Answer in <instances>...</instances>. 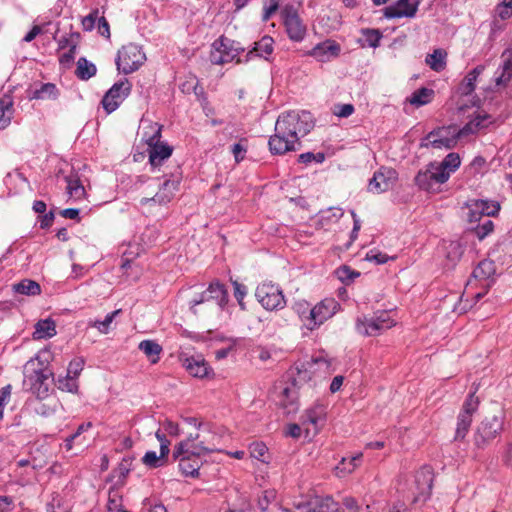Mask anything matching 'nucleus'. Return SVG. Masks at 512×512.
<instances>
[{
	"mask_svg": "<svg viewBox=\"0 0 512 512\" xmlns=\"http://www.w3.org/2000/svg\"><path fill=\"white\" fill-rule=\"evenodd\" d=\"M163 126L157 122H150L144 131L143 140L147 144L148 161L152 170L160 167L173 153V147L161 141Z\"/></svg>",
	"mask_w": 512,
	"mask_h": 512,
	"instance_id": "f257e3e1",
	"label": "nucleus"
},
{
	"mask_svg": "<svg viewBox=\"0 0 512 512\" xmlns=\"http://www.w3.org/2000/svg\"><path fill=\"white\" fill-rule=\"evenodd\" d=\"M275 126L281 134H288L294 141L307 135L314 127L312 114L308 111H288L279 115Z\"/></svg>",
	"mask_w": 512,
	"mask_h": 512,
	"instance_id": "f03ea898",
	"label": "nucleus"
},
{
	"mask_svg": "<svg viewBox=\"0 0 512 512\" xmlns=\"http://www.w3.org/2000/svg\"><path fill=\"white\" fill-rule=\"evenodd\" d=\"M255 297L260 305L267 311L282 310L286 306L283 290L278 284L271 281L260 283L256 287Z\"/></svg>",
	"mask_w": 512,
	"mask_h": 512,
	"instance_id": "7ed1b4c3",
	"label": "nucleus"
},
{
	"mask_svg": "<svg viewBox=\"0 0 512 512\" xmlns=\"http://www.w3.org/2000/svg\"><path fill=\"white\" fill-rule=\"evenodd\" d=\"M244 48L224 35L217 38L211 45L209 59L214 65H224L237 58Z\"/></svg>",
	"mask_w": 512,
	"mask_h": 512,
	"instance_id": "20e7f679",
	"label": "nucleus"
},
{
	"mask_svg": "<svg viewBox=\"0 0 512 512\" xmlns=\"http://www.w3.org/2000/svg\"><path fill=\"white\" fill-rule=\"evenodd\" d=\"M395 320L388 311H378L371 318H358L356 330L363 336H377L395 326Z\"/></svg>",
	"mask_w": 512,
	"mask_h": 512,
	"instance_id": "39448f33",
	"label": "nucleus"
},
{
	"mask_svg": "<svg viewBox=\"0 0 512 512\" xmlns=\"http://www.w3.org/2000/svg\"><path fill=\"white\" fill-rule=\"evenodd\" d=\"M449 180V172H443L438 162H430L415 176V184L424 191L436 192L438 186Z\"/></svg>",
	"mask_w": 512,
	"mask_h": 512,
	"instance_id": "423d86ee",
	"label": "nucleus"
},
{
	"mask_svg": "<svg viewBox=\"0 0 512 512\" xmlns=\"http://www.w3.org/2000/svg\"><path fill=\"white\" fill-rule=\"evenodd\" d=\"M146 60L142 48L136 44L124 45L117 54L116 65L119 71L130 74L140 68Z\"/></svg>",
	"mask_w": 512,
	"mask_h": 512,
	"instance_id": "0eeeda50",
	"label": "nucleus"
},
{
	"mask_svg": "<svg viewBox=\"0 0 512 512\" xmlns=\"http://www.w3.org/2000/svg\"><path fill=\"white\" fill-rule=\"evenodd\" d=\"M462 135L453 127H439L429 132L420 142L421 148L451 149Z\"/></svg>",
	"mask_w": 512,
	"mask_h": 512,
	"instance_id": "6e6552de",
	"label": "nucleus"
},
{
	"mask_svg": "<svg viewBox=\"0 0 512 512\" xmlns=\"http://www.w3.org/2000/svg\"><path fill=\"white\" fill-rule=\"evenodd\" d=\"M281 17L286 33L291 41L301 42L304 40L307 28L293 4H286L281 7Z\"/></svg>",
	"mask_w": 512,
	"mask_h": 512,
	"instance_id": "1a4fd4ad",
	"label": "nucleus"
},
{
	"mask_svg": "<svg viewBox=\"0 0 512 512\" xmlns=\"http://www.w3.org/2000/svg\"><path fill=\"white\" fill-rule=\"evenodd\" d=\"M131 89L132 84L126 78L114 83L101 100V104L106 113L111 114L117 110L129 96Z\"/></svg>",
	"mask_w": 512,
	"mask_h": 512,
	"instance_id": "9d476101",
	"label": "nucleus"
},
{
	"mask_svg": "<svg viewBox=\"0 0 512 512\" xmlns=\"http://www.w3.org/2000/svg\"><path fill=\"white\" fill-rule=\"evenodd\" d=\"M214 300L223 310L229 302V294L225 285L218 280L212 281L207 289L190 301V309L196 314L194 307L207 301Z\"/></svg>",
	"mask_w": 512,
	"mask_h": 512,
	"instance_id": "9b49d317",
	"label": "nucleus"
},
{
	"mask_svg": "<svg viewBox=\"0 0 512 512\" xmlns=\"http://www.w3.org/2000/svg\"><path fill=\"white\" fill-rule=\"evenodd\" d=\"M199 437V433L195 435L190 434L188 438L180 441L177 445H175L172 454L173 458L185 455L191 458L193 457L201 459L203 455L212 453L217 450L215 445L208 446L198 444L196 441L199 439Z\"/></svg>",
	"mask_w": 512,
	"mask_h": 512,
	"instance_id": "f8f14e48",
	"label": "nucleus"
},
{
	"mask_svg": "<svg viewBox=\"0 0 512 512\" xmlns=\"http://www.w3.org/2000/svg\"><path fill=\"white\" fill-rule=\"evenodd\" d=\"M339 308V303L334 298H325L309 310L307 316V328L313 330L330 319Z\"/></svg>",
	"mask_w": 512,
	"mask_h": 512,
	"instance_id": "ddd939ff",
	"label": "nucleus"
},
{
	"mask_svg": "<svg viewBox=\"0 0 512 512\" xmlns=\"http://www.w3.org/2000/svg\"><path fill=\"white\" fill-rule=\"evenodd\" d=\"M52 376L53 373L48 368L36 369L26 377L24 384L29 385V390L37 398L45 399L49 396V379Z\"/></svg>",
	"mask_w": 512,
	"mask_h": 512,
	"instance_id": "4468645a",
	"label": "nucleus"
},
{
	"mask_svg": "<svg viewBox=\"0 0 512 512\" xmlns=\"http://www.w3.org/2000/svg\"><path fill=\"white\" fill-rule=\"evenodd\" d=\"M502 430V421L497 417L485 418L477 428L474 443L478 448H483L494 439Z\"/></svg>",
	"mask_w": 512,
	"mask_h": 512,
	"instance_id": "2eb2a0df",
	"label": "nucleus"
},
{
	"mask_svg": "<svg viewBox=\"0 0 512 512\" xmlns=\"http://www.w3.org/2000/svg\"><path fill=\"white\" fill-rule=\"evenodd\" d=\"M433 469L430 466L421 467L415 474V484L418 493L413 499V503L425 502L431 496L433 486Z\"/></svg>",
	"mask_w": 512,
	"mask_h": 512,
	"instance_id": "dca6fc26",
	"label": "nucleus"
},
{
	"mask_svg": "<svg viewBox=\"0 0 512 512\" xmlns=\"http://www.w3.org/2000/svg\"><path fill=\"white\" fill-rule=\"evenodd\" d=\"M180 180L181 174L177 176L172 175V178L166 179L163 182L160 190L152 198H143L140 203L142 205H146L151 202L159 205L168 204L179 190Z\"/></svg>",
	"mask_w": 512,
	"mask_h": 512,
	"instance_id": "f3484780",
	"label": "nucleus"
},
{
	"mask_svg": "<svg viewBox=\"0 0 512 512\" xmlns=\"http://www.w3.org/2000/svg\"><path fill=\"white\" fill-rule=\"evenodd\" d=\"M422 0H398L383 9V15L387 19L413 18Z\"/></svg>",
	"mask_w": 512,
	"mask_h": 512,
	"instance_id": "a211bd4d",
	"label": "nucleus"
},
{
	"mask_svg": "<svg viewBox=\"0 0 512 512\" xmlns=\"http://www.w3.org/2000/svg\"><path fill=\"white\" fill-rule=\"evenodd\" d=\"M340 51L341 47L336 41L327 39L318 43L311 50L307 51L305 55L311 56L317 61L325 63L337 58Z\"/></svg>",
	"mask_w": 512,
	"mask_h": 512,
	"instance_id": "6ab92c4d",
	"label": "nucleus"
},
{
	"mask_svg": "<svg viewBox=\"0 0 512 512\" xmlns=\"http://www.w3.org/2000/svg\"><path fill=\"white\" fill-rule=\"evenodd\" d=\"M183 367L193 377L208 378L213 374V369L202 355H193L181 359Z\"/></svg>",
	"mask_w": 512,
	"mask_h": 512,
	"instance_id": "aec40b11",
	"label": "nucleus"
},
{
	"mask_svg": "<svg viewBox=\"0 0 512 512\" xmlns=\"http://www.w3.org/2000/svg\"><path fill=\"white\" fill-rule=\"evenodd\" d=\"M269 150L273 155H283L289 151L297 150V142L294 141L288 134H281L275 126L274 135L270 136L268 141ZM300 145V143H298Z\"/></svg>",
	"mask_w": 512,
	"mask_h": 512,
	"instance_id": "412c9836",
	"label": "nucleus"
},
{
	"mask_svg": "<svg viewBox=\"0 0 512 512\" xmlns=\"http://www.w3.org/2000/svg\"><path fill=\"white\" fill-rule=\"evenodd\" d=\"M396 179V171L393 169L381 168L374 173L369 181L368 189L373 193H382L387 191L393 180Z\"/></svg>",
	"mask_w": 512,
	"mask_h": 512,
	"instance_id": "4be33fe9",
	"label": "nucleus"
},
{
	"mask_svg": "<svg viewBox=\"0 0 512 512\" xmlns=\"http://www.w3.org/2000/svg\"><path fill=\"white\" fill-rule=\"evenodd\" d=\"M29 100H56L59 95V89L54 83L34 84L27 90Z\"/></svg>",
	"mask_w": 512,
	"mask_h": 512,
	"instance_id": "5701e85b",
	"label": "nucleus"
},
{
	"mask_svg": "<svg viewBox=\"0 0 512 512\" xmlns=\"http://www.w3.org/2000/svg\"><path fill=\"white\" fill-rule=\"evenodd\" d=\"M492 116L481 111L477 112L473 118L469 120L461 129H459V134L463 136L469 134H475L480 130L487 128L490 124H492Z\"/></svg>",
	"mask_w": 512,
	"mask_h": 512,
	"instance_id": "b1692460",
	"label": "nucleus"
},
{
	"mask_svg": "<svg viewBox=\"0 0 512 512\" xmlns=\"http://www.w3.org/2000/svg\"><path fill=\"white\" fill-rule=\"evenodd\" d=\"M340 504L331 496H316L306 506V512H339Z\"/></svg>",
	"mask_w": 512,
	"mask_h": 512,
	"instance_id": "393cba45",
	"label": "nucleus"
},
{
	"mask_svg": "<svg viewBox=\"0 0 512 512\" xmlns=\"http://www.w3.org/2000/svg\"><path fill=\"white\" fill-rule=\"evenodd\" d=\"M442 254L446 260L447 267H454L463 255V247L459 241H443Z\"/></svg>",
	"mask_w": 512,
	"mask_h": 512,
	"instance_id": "a878e982",
	"label": "nucleus"
},
{
	"mask_svg": "<svg viewBox=\"0 0 512 512\" xmlns=\"http://www.w3.org/2000/svg\"><path fill=\"white\" fill-rule=\"evenodd\" d=\"M485 70L484 65H478L475 68H473L461 81L457 88V92L461 96H468L471 95L475 88H476V82L478 77L483 73Z\"/></svg>",
	"mask_w": 512,
	"mask_h": 512,
	"instance_id": "bb28decb",
	"label": "nucleus"
},
{
	"mask_svg": "<svg viewBox=\"0 0 512 512\" xmlns=\"http://www.w3.org/2000/svg\"><path fill=\"white\" fill-rule=\"evenodd\" d=\"M280 405L287 415L295 413L298 410V392L294 384L285 387L282 390L280 396Z\"/></svg>",
	"mask_w": 512,
	"mask_h": 512,
	"instance_id": "cd10ccee",
	"label": "nucleus"
},
{
	"mask_svg": "<svg viewBox=\"0 0 512 512\" xmlns=\"http://www.w3.org/2000/svg\"><path fill=\"white\" fill-rule=\"evenodd\" d=\"M273 51L274 39L269 35H265L259 41L255 42L253 49L248 52L247 58L257 56L268 60V57L273 53Z\"/></svg>",
	"mask_w": 512,
	"mask_h": 512,
	"instance_id": "c85d7f7f",
	"label": "nucleus"
},
{
	"mask_svg": "<svg viewBox=\"0 0 512 512\" xmlns=\"http://www.w3.org/2000/svg\"><path fill=\"white\" fill-rule=\"evenodd\" d=\"M175 461L179 463V469L183 475L189 476L192 478H196L199 475V469L202 465V460L198 458H191L189 456H179L177 458H173Z\"/></svg>",
	"mask_w": 512,
	"mask_h": 512,
	"instance_id": "c756f323",
	"label": "nucleus"
},
{
	"mask_svg": "<svg viewBox=\"0 0 512 512\" xmlns=\"http://www.w3.org/2000/svg\"><path fill=\"white\" fill-rule=\"evenodd\" d=\"M14 114V102L10 95L0 98V128L5 129L11 123Z\"/></svg>",
	"mask_w": 512,
	"mask_h": 512,
	"instance_id": "7c9ffc66",
	"label": "nucleus"
},
{
	"mask_svg": "<svg viewBox=\"0 0 512 512\" xmlns=\"http://www.w3.org/2000/svg\"><path fill=\"white\" fill-rule=\"evenodd\" d=\"M324 420V410L321 406L311 407L303 413L301 416V425L306 427L312 425L314 427V433L318 431L319 423Z\"/></svg>",
	"mask_w": 512,
	"mask_h": 512,
	"instance_id": "2f4dec72",
	"label": "nucleus"
},
{
	"mask_svg": "<svg viewBox=\"0 0 512 512\" xmlns=\"http://www.w3.org/2000/svg\"><path fill=\"white\" fill-rule=\"evenodd\" d=\"M65 181L67 183V193L71 198L75 200H82L85 198V188L81 183L79 176L76 173L66 176Z\"/></svg>",
	"mask_w": 512,
	"mask_h": 512,
	"instance_id": "473e14b6",
	"label": "nucleus"
},
{
	"mask_svg": "<svg viewBox=\"0 0 512 512\" xmlns=\"http://www.w3.org/2000/svg\"><path fill=\"white\" fill-rule=\"evenodd\" d=\"M434 96H435V91L433 89L421 87V88L415 90L411 94V96L407 99V101L411 105L418 108V107H421V106L431 103Z\"/></svg>",
	"mask_w": 512,
	"mask_h": 512,
	"instance_id": "72a5a7b5",
	"label": "nucleus"
},
{
	"mask_svg": "<svg viewBox=\"0 0 512 512\" xmlns=\"http://www.w3.org/2000/svg\"><path fill=\"white\" fill-rule=\"evenodd\" d=\"M56 335V324L52 319L40 320L35 324L33 338L36 340L51 338Z\"/></svg>",
	"mask_w": 512,
	"mask_h": 512,
	"instance_id": "f704fd0d",
	"label": "nucleus"
},
{
	"mask_svg": "<svg viewBox=\"0 0 512 512\" xmlns=\"http://www.w3.org/2000/svg\"><path fill=\"white\" fill-rule=\"evenodd\" d=\"M138 349L150 359L152 364L158 363L160 354L163 350L160 344L149 339L141 341L138 345Z\"/></svg>",
	"mask_w": 512,
	"mask_h": 512,
	"instance_id": "c9c22d12",
	"label": "nucleus"
},
{
	"mask_svg": "<svg viewBox=\"0 0 512 512\" xmlns=\"http://www.w3.org/2000/svg\"><path fill=\"white\" fill-rule=\"evenodd\" d=\"M97 73V68L95 64L88 61L85 57H80L77 61V67L75 70V75L80 80H89Z\"/></svg>",
	"mask_w": 512,
	"mask_h": 512,
	"instance_id": "e433bc0d",
	"label": "nucleus"
},
{
	"mask_svg": "<svg viewBox=\"0 0 512 512\" xmlns=\"http://www.w3.org/2000/svg\"><path fill=\"white\" fill-rule=\"evenodd\" d=\"M13 291L18 294L27 296H36L41 293L39 283L31 279H23L22 281L13 285Z\"/></svg>",
	"mask_w": 512,
	"mask_h": 512,
	"instance_id": "4c0bfd02",
	"label": "nucleus"
},
{
	"mask_svg": "<svg viewBox=\"0 0 512 512\" xmlns=\"http://www.w3.org/2000/svg\"><path fill=\"white\" fill-rule=\"evenodd\" d=\"M446 52L442 49H435L433 53L426 56V64L436 72H440L446 67Z\"/></svg>",
	"mask_w": 512,
	"mask_h": 512,
	"instance_id": "58836bf2",
	"label": "nucleus"
},
{
	"mask_svg": "<svg viewBox=\"0 0 512 512\" xmlns=\"http://www.w3.org/2000/svg\"><path fill=\"white\" fill-rule=\"evenodd\" d=\"M495 273L494 263L490 260H482L474 268L472 276L477 280H487Z\"/></svg>",
	"mask_w": 512,
	"mask_h": 512,
	"instance_id": "ea45409f",
	"label": "nucleus"
},
{
	"mask_svg": "<svg viewBox=\"0 0 512 512\" xmlns=\"http://www.w3.org/2000/svg\"><path fill=\"white\" fill-rule=\"evenodd\" d=\"M363 454L360 452L351 457H343L336 469L339 473H352L360 464Z\"/></svg>",
	"mask_w": 512,
	"mask_h": 512,
	"instance_id": "a19ab883",
	"label": "nucleus"
},
{
	"mask_svg": "<svg viewBox=\"0 0 512 512\" xmlns=\"http://www.w3.org/2000/svg\"><path fill=\"white\" fill-rule=\"evenodd\" d=\"M472 417L471 415H465L463 413H459L457 417V427L455 432L454 439L457 440H463L468 433L471 423H472Z\"/></svg>",
	"mask_w": 512,
	"mask_h": 512,
	"instance_id": "79ce46f5",
	"label": "nucleus"
},
{
	"mask_svg": "<svg viewBox=\"0 0 512 512\" xmlns=\"http://www.w3.org/2000/svg\"><path fill=\"white\" fill-rule=\"evenodd\" d=\"M56 385L58 389L70 393H78V382L77 378L70 376V374H66L65 376H59L56 380Z\"/></svg>",
	"mask_w": 512,
	"mask_h": 512,
	"instance_id": "37998d69",
	"label": "nucleus"
},
{
	"mask_svg": "<svg viewBox=\"0 0 512 512\" xmlns=\"http://www.w3.org/2000/svg\"><path fill=\"white\" fill-rule=\"evenodd\" d=\"M460 164L461 160L457 153H449L441 162H438L439 168L443 172H449V176L459 168Z\"/></svg>",
	"mask_w": 512,
	"mask_h": 512,
	"instance_id": "c03bdc74",
	"label": "nucleus"
},
{
	"mask_svg": "<svg viewBox=\"0 0 512 512\" xmlns=\"http://www.w3.org/2000/svg\"><path fill=\"white\" fill-rule=\"evenodd\" d=\"M476 392L477 387H475V389L471 391L465 399L460 413L473 416V414L478 410L480 400L476 396Z\"/></svg>",
	"mask_w": 512,
	"mask_h": 512,
	"instance_id": "a18cd8bd",
	"label": "nucleus"
},
{
	"mask_svg": "<svg viewBox=\"0 0 512 512\" xmlns=\"http://www.w3.org/2000/svg\"><path fill=\"white\" fill-rule=\"evenodd\" d=\"M80 41V33L71 32L69 34L63 35L58 39V50L64 49H77Z\"/></svg>",
	"mask_w": 512,
	"mask_h": 512,
	"instance_id": "49530a36",
	"label": "nucleus"
},
{
	"mask_svg": "<svg viewBox=\"0 0 512 512\" xmlns=\"http://www.w3.org/2000/svg\"><path fill=\"white\" fill-rule=\"evenodd\" d=\"M477 212L480 211L481 214L484 215V218H489L490 216H495L500 206L497 202H490L487 200H475Z\"/></svg>",
	"mask_w": 512,
	"mask_h": 512,
	"instance_id": "de8ad7c7",
	"label": "nucleus"
},
{
	"mask_svg": "<svg viewBox=\"0 0 512 512\" xmlns=\"http://www.w3.org/2000/svg\"><path fill=\"white\" fill-rule=\"evenodd\" d=\"M121 313V309L115 310L106 315L103 321L95 320L89 322V326L96 328L100 333L107 334L110 331V325L115 317Z\"/></svg>",
	"mask_w": 512,
	"mask_h": 512,
	"instance_id": "09e8293b",
	"label": "nucleus"
},
{
	"mask_svg": "<svg viewBox=\"0 0 512 512\" xmlns=\"http://www.w3.org/2000/svg\"><path fill=\"white\" fill-rule=\"evenodd\" d=\"M494 229V223L489 218H484L483 221L478 223L476 226L471 227V231L479 240H483L489 235Z\"/></svg>",
	"mask_w": 512,
	"mask_h": 512,
	"instance_id": "8fccbe9b",
	"label": "nucleus"
},
{
	"mask_svg": "<svg viewBox=\"0 0 512 512\" xmlns=\"http://www.w3.org/2000/svg\"><path fill=\"white\" fill-rule=\"evenodd\" d=\"M361 34L367 46L377 48L380 45L382 33L379 29L364 28L361 30Z\"/></svg>",
	"mask_w": 512,
	"mask_h": 512,
	"instance_id": "3c124183",
	"label": "nucleus"
},
{
	"mask_svg": "<svg viewBox=\"0 0 512 512\" xmlns=\"http://www.w3.org/2000/svg\"><path fill=\"white\" fill-rule=\"evenodd\" d=\"M133 458L124 457L122 461L119 463L118 467L115 469L116 476L118 477V481L122 484L126 479L127 475L131 471Z\"/></svg>",
	"mask_w": 512,
	"mask_h": 512,
	"instance_id": "603ef678",
	"label": "nucleus"
},
{
	"mask_svg": "<svg viewBox=\"0 0 512 512\" xmlns=\"http://www.w3.org/2000/svg\"><path fill=\"white\" fill-rule=\"evenodd\" d=\"M167 457L158 456L155 451H147L142 458V462L151 468H158L162 466Z\"/></svg>",
	"mask_w": 512,
	"mask_h": 512,
	"instance_id": "864d4df0",
	"label": "nucleus"
},
{
	"mask_svg": "<svg viewBox=\"0 0 512 512\" xmlns=\"http://www.w3.org/2000/svg\"><path fill=\"white\" fill-rule=\"evenodd\" d=\"M249 452L252 458H255L261 462H266L264 456L267 454L268 448L263 442H253L249 446Z\"/></svg>",
	"mask_w": 512,
	"mask_h": 512,
	"instance_id": "5fc2aeb1",
	"label": "nucleus"
},
{
	"mask_svg": "<svg viewBox=\"0 0 512 512\" xmlns=\"http://www.w3.org/2000/svg\"><path fill=\"white\" fill-rule=\"evenodd\" d=\"M336 274H337L338 278L343 283H346V284L353 281L356 277L360 276L359 272L352 270L347 265H343V266L339 267L336 271Z\"/></svg>",
	"mask_w": 512,
	"mask_h": 512,
	"instance_id": "6e6d98bb",
	"label": "nucleus"
},
{
	"mask_svg": "<svg viewBox=\"0 0 512 512\" xmlns=\"http://www.w3.org/2000/svg\"><path fill=\"white\" fill-rule=\"evenodd\" d=\"M365 259L370 262H375L376 264H385L390 259L393 260L395 258L389 257L387 254L377 249H371L370 251L367 252Z\"/></svg>",
	"mask_w": 512,
	"mask_h": 512,
	"instance_id": "4d7b16f0",
	"label": "nucleus"
},
{
	"mask_svg": "<svg viewBox=\"0 0 512 512\" xmlns=\"http://www.w3.org/2000/svg\"><path fill=\"white\" fill-rule=\"evenodd\" d=\"M232 285L234 288V297L236 298L240 308L245 310L244 298L247 295V287L236 280L232 281Z\"/></svg>",
	"mask_w": 512,
	"mask_h": 512,
	"instance_id": "13d9d810",
	"label": "nucleus"
},
{
	"mask_svg": "<svg viewBox=\"0 0 512 512\" xmlns=\"http://www.w3.org/2000/svg\"><path fill=\"white\" fill-rule=\"evenodd\" d=\"M496 14L502 20H506L512 16V0H502L496 6Z\"/></svg>",
	"mask_w": 512,
	"mask_h": 512,
	"instance_id": "bf43d9fd",
	"label": "nucleus"
},
{
	"mask_svg": "<svg viewBox=\"0 0 512 512\" xmlns=\"http://www.w3.org/2000/svg\"><path fill=\"white\" fill-rule=\"evenodd\" d=\"M324 160H325V154L322 152H318V153L306 152V153L300 154L298 157V162L304 163V164H310L312 162L322 163Z\"/></svg>",
	"mask_w": 512,
	"mask_h": 512,
	"instance_id": "052dcab7",
	"label": "nucleus"
},
{
	"mask_svg": "<svg viewBox=\"0 0 512 512\" xmlns=\"http://www.w3.org/2000/svg\"><path fill=\"white\" fill-rule=\"evenodd\" d=\"M278 0H263L262 21L267 22L271 16L278 10Z\"/></svg>",
	"mask_w": 512,
	"mask_h": 512,
	"instance_id": "680f3d73",
	"label": "nucleus"
},
{
	"mask_svg": "<svg viewBox=\"0 0 512 512\" xmlns=\"http://www.w3.org/2000/svg\"><path fill=\"white\" fill-rule=\"evenodd\" d=\"M84 365L85 361L82 357L74 358L70 361L66 374H70V376L78 378L84 368Z\"/></svg>",
	"mask_w": 512,
	"mask_h": 512,
	"instance_id": "e2e57ef3",
	"label": "nucleus"
},
{
	"mask_svg": "<svg viewBox=\"0 0 512 512\" xmlns=\"http://www.w3.org/2000/svg\"><path fill=\"white\" fill-rule=\"evenodd\" d=\"M511 77H512V63L510 61H505L500 75L496 77V84L497 85H505L510 81Z\"/></svg>",
	"mask_w": 512,
	"mask_h": 512,
	"instance_id": "0e129e2a",
	"label": "nucleus"
},
{
	"mask_svg": "<svg viewBox=\"0 0 512 512\" xmlns=\"http://www.w3.org/2000/svg\"><path fill=\"white\" fill-rule=\"evenodd\" d=\"M58 405L59 402L56 400L53 403H40L35 411L40 416L49 417L56 412Z\"/></svg>",
	"mask_w": 512,
	"mask_h": 512,
	"instance_id": "69168bd1",
	"label": "nucleus"
},
{
	"mask_svg": "<svg viewBox=\"0 0 512 512\" xmlns=\"http://www.w3.org/2000/svg\"><path fill=\"white\" fill-rule=\"evenodd\" d=\"M99 10L93 9L87 16L82 19V27L84 31H92L96 21L99 19Z\"/></svg>",
	"mask_w": 512,
	"mask_h": 512,
	"instance_id": "338daca9",
	"label": "nucleus"
},
{
	"mask_svg": "<svg viewBox=\"0 0 512 512\" xmlns=\"http://www.w3.org/2000/svg\"><path fill=\"white\" fill-rule=\"evenodd\" d=\"M484 215L480 213V211L477 212L476 209V203L473 201L471 204L468 205V212H467V220L470 224L474 223H480L483 221Z\"/></svg>",
	"mask_w": 512,
	"mask_h": 512,
	"instance_id": "774afa93",
	"label": "nucleus"
}]
</instances>
